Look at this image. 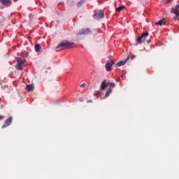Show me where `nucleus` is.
Instances as JSON below:
<instances>
[{
	"mask_svg": "<svg viewBox=\"0 0 179 179\" xmlns=\"http://www.w3.org/2000/svg\"><path fill=\"white\" fill-rule=\"evenodd\" d=\"M115 62L113 60H110L109 62H107L106 64V71H111L113 68V65H114Z\"/></svg>",
	"mask_w": 179,
	"mask_h": 179,
	"instance_id": "nucleus-8",
	"label": "nucleus"
},
{
	"mask_svg": "<svg viewBox=\"0 0 179 179\" xmlns=\"http://www.w3.org/2000/svg\"><path fill=\"white\" fill-rule=\"evenodd\" d=\"M149 37V32H144L136 39L137 44H144L146 41V38Z\"/></svg>",
	"mask_w": 179,
	"mask_h": 179,
	"instance_id": "nucleus-3",
	"label": "nucleus"
},
{
	"mask_svg": "<svg viewBox=\"0 0 179 179\" xmlns=\"http://www.w3.org/2000/svg\"><path fill=\"white\" fill-rule=\"evenodd\" d=\"M157 26H163V24H166V19H162L159 22H155Z\"/></svg>",
	"mask_w": 179,
	"mask_h": 179,
	"instance_id": "nucleus-12",
	"label": "nucleus"
},
{
	"mask_svg": "<svg viewBox=\"0 0 179 179\" xmlns=\"http://www.w3.org/2000/svg\"><path fill=\"white\" fill-rule=\"evenodd\" d=\"M40 50H41V46H40V44L35 45L36 52H40Z\"/></svg>",
	"mask_w": 179,
	"mask_h": 179,
	"instance_id": "nucleus-14",
	"label": "nucleus"
},
{
	"mask_svg": "<svg viewBox=\"0 0 179 179\" xmlns=\"http://www.w3.org/2000/svg\"><path fill=\"white\" fill-rule=\"evenodd\" d=\"M103 17H104L103 10H99L94 11V19H96V20H100V19H103Z\"/></svg>",
	"mask_w": 179,
	"mask_h": 179,
	"instance_id": "nucleus-4",
	"label": "nucleus"
},
{
	"mask_svg": "<svg viewBox=\"0 0 179 179\" xmlns=\"http://www.w3.org/2000/svg\"><path fill=\"white\" fill-rule=\"evenodd\" d=\"M87 103H93V101L90 100V101H87Z\"/></svg>",
	"mask_w": 179,
	"mask_h": 179,
	"instance_id": "nucleus-23",
	"label": "nucleus"
},
{
	"mask_svg": "<svg viewBox=\"0 0 179 179\" xmlns=\"http://www.w3.org/2000/svg\"><path fill=\"white\" fill-rule=\"evenodd\" d=\"M178 6H179V4H178Z\"/></svg>",
	"mask_w": 179,
	"mask_h": 179,
	"instance_id": "nucleus-26",
	"label": "nucleus"
},
{
	"mask_svg": "<svg viewBox=\"0 0 179 179\" xmlns=\"http://www.w3.org/2000/svg\"><path fill=\"white\" fill-rule=\"evenodd\" d=\"M108 86L110 87L105 94L106 98L108 97L110 94L113 93V89L115 87V83H111V82L107 83V80H103L101 83L100 90H102V91L106 90V88L108 87Z\"/></svg>",
	"mask_w": 179,
	"mask_h": 179,
	"instance_id": "nucleus-1",
	"label": "nucleus"
},
{
	"mask_svg": "<svg viewBox=\"0 0 179 179\" xmlns=\"http://www.w3.org/2000/svg\"><path fill=\"white\" fill-rule=\"evenodd\" d=\"M3 118H5L4 116L0 115V121H1V120H3Z\"/></svg>",
	"mask_w": 179,
	"mask_h": 179,
	"instance_id": "nucleus-21",
	"label": "nucleus"
},
{
	"mask_svg": "<svg viewBox=\"0 0 179 179\" xmlns=\"http://www.w3.org/2000/svg\"><path fill=\"white\" fill-rule=\"evenodd\" d=\"M128 59H129V56L127 57V58L125 60L119 62L117 64H115V66L116 68H118V66H122L123 65H125V64H127V62L128 61Z\"/></svg>",
	"mask_w": 179,
	"mask_h": 179,
	"instance_id": "nucleus-11",
	"label": "nucleus"
},
{
	"mask_svg": "<svg viewBox=\"0 0 179 179\" xmlns=\"http://www.w3.org/2000/svg\"><path fill=\"white\" fill-rule=\"evenodd\" d=\"M171 12L176 15V16H179V6L176 5L175 8L171 9Z\"/></svg>",
	"mask_w": 179,
	"mask_h": 179,
	"instance_id": "nucleus-10",
	"label": "nucleus"
},
{
	"mask_svg": "<svg viewBox=\"0 0 179 179\" xmlns=\"http://www.w3.org/2000/svg\"><path fill=\"white\" fill-rule=\"evenodd\" d=\"M17 1H19V0H14V2H17Z\"/></svg>",
	"mask_w": 179,
	"mask_h": 179,
	"instance_id": "nucleus-25",
	"label": "nucleus"
},
{
	"mask_svg": "<svg viewBox=\"0 0 179 179\" xmlns=\"http://www.w3.org/2000/svg\"><path fill=\"white\" fill-rule=\"evenodd\" d=\"M83 3H85V0H81L78 3H77L78 8H80V6L83 5Z\"/></svg>",
	"mask_w": 179,
	"mask_h": 179,
	"instance_id": "nucleus-16",
	"label": "nucleus"
},
{
	"mask_svg": "<svg viewBox=\"0 0 179 179\" xmlns=\"http://www.w3.org/2000/svg\"><path fill=\"white\" fill-rule=\"evenodd\" d=\"M12 117H8L4 122V124L1 127L2 129L6 128V127H9L10 124H12Z\"/></svg>",
	"mask_w": 179,
	"mask_h": 179,
	"instance_id": "nucleus-9",
	"label": "nucleus"
},
{
	"mask_svg": "<svg viewBox=\"0 0 179 179\" xmlns=\"http://www.w3.org/2000/svg\"><path fill=\"white\" fill-rule=\"evenodd\" d=\"M97 94H100V91L95 92V96H97Z\"/></svg>",
	"mask_w": 179,
	"mask_h": 179,
	"instance_id": "nucleus-19",
	"label": "nucleus"
},
{
	"mask_svg": "<svg viewBox=\"0 0 179 179\" xmlns=\"http://www.w3.org/2000/svg\"><path fill=\"white\" fill-rule=\"evenodd\" d=\"M17 64H16V69H18L19 71H22L23 69V65H24V62L22 61L21 58H16Z\"/></svg>",
	"mask_w": 179,
	"mask_h": 179,
	"instance_id": "nucleus-5",
	"label": "nucleus"
},
{
	"mask_svg": "<svg viewBox=\"0 0 179 179\" xmlns=\"http://www.w3.org/2000/svg\"><path fill=\"white\" fill-rule=\"evenodd\" d=\"M22 55L24 58H27L29 57V53H27V52H26V51H24L22 52Z\"/></svg>",
	"mask_w": 179,
	"mask_h": 179,
	"instance_id": "nucleus-17",
	"label": "nucleus"
},
{
	"mask_svg": "<svg viewBox=\"0 0 179 179\" xmlns=\"http://www.w3.org/2000/svg\"><path fill=\"white\" fill-rule=\"evenodd\" d=\"M92 34V30L89 28H84L77 33V36Z\"/></svg>",
	"mask_w": 179,
	"mask_h": 179,
	"instance_id": "nucleus-6",
	"label": "nucleus"
},
{
	"mask_svg": "<svg viewBox=\"0 0 179 179\" xmlns=\"http://www.w3.org/2000/svg\"><path fill=\"white\" fill-rule=\"evenodd\" d=\"M80 87H86V83H83V84L80 85Z\"/></svg>",
	"mask_w": 179,
	"mask_h": 179,
	"instance_id": "nucleus-18",
	"label": "nucleus"
},
{
	"mask_svg": "<svg viewBox=\"0 0 179 179\" xmlns=\"http://www.w3.org/2000/svg\"><path fill=\"white\" fill-rule=\"evenodd\" d=\"M73 47H75V43H73V42H69V41H63L58 44V45L56 47V50L57 48L69 49L73 48Z\"/></svg>",
	"mask_w": 179,
	"mask_h": 179,
	"instance_id": "nucleus-2",
	"label": "nucleus"
},
{
	"mask_svg": "<svg viewBox=\"0 0 179 179\" xmlns=\"http://www.w3.org/2000/svg\"><path fill=\"white\" fill-rule=\"evenodd\" d=\"M27 90H28V92H33V90H34V86L33 85H27Z\"/></svg>",
	"mask_w": 179,
	"mask_h": 179,
	"instance_id": "nucleus-13",
	"label": "nucleus"
},
{
	"mask_svg": "<svg viewBox=\"0 0 179 179\" xmlns=\"http://www.w3.org/2000/svg\"><path fill=\"white\" fill-rule=\"evenodd\" d=\"M177 17H178V16L176 15V17H173V20H176V19H177Z\"/></svg>",
	"mask_w": 179,
	"mask_h": 179,
	"instance_id": "nucleus-24",
	"label": "nucleus"
},
{
	"mask_svg": "<svg viewBox=\"0 0 179 179\" xmlns=\"http://www.w3.org/2000/svg\"><path fill=\"white\" fill-rule=\"evenodd\" d=\"M0 3L5 8H9L12 5V0H0Z\"/></svg>",
	"mask_w": 179,
	"mask_h": 179,
	"instance_id": "nucleus-7",
	"label": "nucleus"
},
{
	"mask_svg": "<svg viewBox=\"0 0 179 179\" xmlns=\"http://www.w3.org/2000/svg\"><path fill=\"white\" fill-rule=\"evenodd\" d=\"M125 9V6H120L115 9L116 12H121V10Z\"/></svg>",
	"mask_w": 179,
	"mask_h": 179,
	"instance_id": "nucleus-15",
	"label": "nucleus"
},
{
	"mask_svg": "<svg viewBox=\"0 0 179 179\" xmlns=\"http://www.w3.org/2000/svg\"><path fill=\"white\" fill-rule=\"evenodd\" d=\"M134 58H136V55H132V56L131 57V59H134Z\"/></svg>",
	"mask_w": 179,
	"mask_h": 179,
	"instance_id": "nucleus-20",
	"label": "nucleus"
},
{
	"mask_svg": "<svg viewBox=\"0 0 179 179\" xmlns=\"http://www.w3.org/2000/svg\"><path fill=\"white\" fill-rule=\"evenodd\" d=\"M171 1H173V0H167L166 3H170V2H171Z\"/></svg>",
	"mask_w": 179,
	"mask_h": 179,
	"instance_id": "nucleus-22",
	"label": "nucleus"
}]
</instances>
